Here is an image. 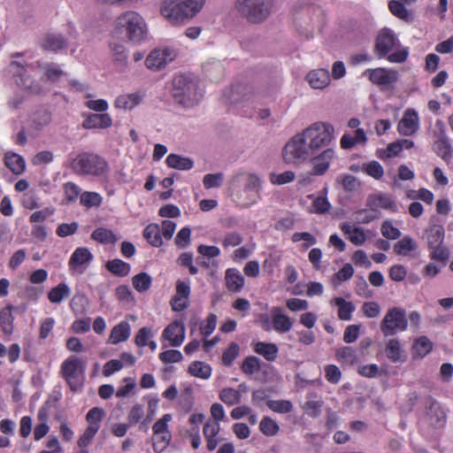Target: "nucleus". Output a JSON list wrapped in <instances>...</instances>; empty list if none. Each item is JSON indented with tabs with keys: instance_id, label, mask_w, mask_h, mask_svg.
I'll return each mask as SVG.
<instances>
[{
	"instance_id": "f257e3e1",
	"label": "nucleus",
	"mask_w": 453,
	"mask_h": 453,
	"mask_svg": "<svg viewBox=\"0 0 453 453\" xmlns=\"http://www.w3.org/2000/svg\"><path fill=\"white\" fill-rule=\"evenodd\" d=\"M334 127L326 122H315L295 134L284 146L282 157L286 163L299 165L307 161L334 140Z\"/></svg>"
},
{
	"instance_id": "f03ea898",
	"label": "nucleus",
	"mask_w": 453,
	"mask_h": 453,
	"mask_svg": "<svg viewBox=\"0 0 453 453\" xmlns=\"http://www.w3.org/2000/svg\"><path fill=\"white\" fill-rule=\"evenodd\" d=\"M204 3L205 0H163L160 13L172 25H180L194 18Z\"/></svg>"
},
{
	"instance_id": "7ed1b4c3",
	"label": "nucleus",
	"mask_w": 453,
	"mask_h": 453,
	"mask_svg": "<svg viewBox=\"0 0 453 453\" xmlns=\"http://www.w3.org/2000/svg\"><path fill=\"white\" fill-rule=\"evenodd\" d=\"M115 28L124 34L128 42L140 43L147 38L148 26L144 18L137 12L127 11L118 16Z\"/></svg>"
},
{
	"instance_id": "20e7f679",
	"label": "nucleus",
	"mask_w": 453,
	"mask_h": 453,
	"mask_svg": "<svg viewBox=\"0 0 453 453\" xmlns=\"http://www.w3.org/2000/svg\"><path fill=\"white\" fill-rule=\"evenodd\" d=\"M172 96L179 106L188 109L196 106L203 94L197 82L187 75H177L173 81Z\"/></svg>"
},
{
	"instance_id": "39448f33",
	"label": "nucleus",
	"mask_w": 453,
	"mask_h": 453,
	"mask_svg": "<svg viewBox=\"0 0 453 453\" xmlns=\"http://www.w3.org/2000/svg\"><path fill=\"white\" fill-rule=\"evenodd\" d=\"M274 0H236L234 7L241 17L252 24H260L273 12Z\"/></svg>"
},
{
	"instance_id": "423d86ee",
	"label": "nucleus",
	"mask_w": 453,
	"mask_h": 453,
	"mask_svg": "<svg viewBox=\"0 0 453 453\" xmlns=\"http://www.w3.org/2000/svg\"><path fill=\"white\" fill-rule=\"evenodd\" d=\"M71 167L74 173L80 175L99 176L108 170V165L104 158L89 152L77 155L73 159Z\"/></svg>"
},
{
	"instance_id": "0eeeda50",
	"label": "nucleus",
	"mask_w": 453,
	"mask_h": 453,
	"mask_svg": "<svg viewBox=\"0 0 453 453\" xmlns=\"http://www.w3.org/2000/svg\"><path fill=\"white\" fill-rule=\"evenodd\" d=\"M85 365L86 362L75 356H71L61 365V373L73 391L81 386Z\"/></svg>"
},
{
	"instance_id": "6e6552de",
	"label": "nucleus",
	"mask_w": 453,
	"mask_h": 453,
	"mask_svg": "<svg viewBox=\"0 0 453 453\" xmlns=\"http://www.w3.org/2000/svg\"><path fill=\"white\" fill-rule=\"evenodd\" d=\"M407 326L405 311L399 307L389 309L380 323V330L385 337L395 335L398 331H405Z\"/></svg>"
},
{
	"instance_id": "1a4fd4ad",
	"label": "nucleus",
	"mask_w": 453,
	"mask_h": 453,
	"mask_svg": "<svg viewBox=\"0 0 453 453\" xmlns=\"http://www.w3.org/2000/svg\"><path fill=\"white\" fill-rule=\"evenodd\" d=\"M241 183H243L244 192L247 193V196L245 198H242L241 194H237V196L242 203V205L244 207H248L257 202V197L254 195H250L249 193L255 192L257 194L261 187V181L255 174L244 175L242 173H239L233 177L231 180L233 188L238 187Z\"/></svg>"
},
{
	"instance_id": "9d476101",
	"label": "nucleus",
	"mask_w": 453,
	"mask_h": 453,
	"mask_svg": "<svg viewBox=\"0 0 453 453\" xmlns=\"http://www.w3.org/2000/svg\"><path fill=\"white\" fill-rule=\"evenodd\" d=\"M177 56L175 50L169 47L154 49L145 59L149 69L159 70L172 62Z\"/></svg>"
},
{
	"instance_id": "9b49d317",
	"label": "nucleus",
	"mask_w": 453,
	"mask_h": 453,
	"mask_svg": "<svg viewBox=\"0 0 453 453\" xmlns=\"http://www.w3.org/2000/svg\"><path fill=\"white\" fill-rule=\"evenodd\" d=\"M396 38L391 30L385 28L378 35L374 52L379 58L386 57L395 46Z\"/></svg>"
},
{
	"instance_id": "f8f14e48",
	"label": "nucleus",
	"mask_w": 453,
	"mask_h": 453,
	"mask_svg": "<svg viewBox=\"0 0 453 453\" xmlns=\"http://www.w3.org/2000/svg\"><path fill=\"white\" fill-rule=\"evenodd\" d=\"M334 157V150L333 149H326L318 156H312L311 162L312 169L310 173L313 176L324 175Z\"/></svg>"
},
{
	"instance_id": "ddd939ff",
	"label": "nucleus",
	"mask_w": 453,
	"mask_h": 453,
	"mask_svg": "<svg viewBox=\"0 0 453 453\" xmlns=\"http://www.w3.org/2000/svg\"><path fill=\"white\" fill-rule=\"evenodd\" d=\"M370 81L378 86L388 87L398 81V73L392 69L376 68L368 69Z\"/></svg>"
},
{
	"instance_id": "4468645a",
	"label": "nucleus",
	"mask_w": 453,
	"mask_h": 453,
	"mask_svg": "<svg viewBox=\"0 0 453 453\" xmlns=\"http://www.w3.org/2000/svg\"><path fill=\"white\" fill-rule=\"evenodd\" d=\"M366 206L373 212H378L379 208L391 210L393 211H395L397 209L392 196L383 193L370 195L366 200Z\"/></svg>"
},
{
	"instance_id": "2eb2a0df",
	"label": "nucleus",
	"mask_w": 453,
	"mask_h": 453,
	"mask_svg": "<svg viewBox=\"0 0 453 453\" xmlns=\"http://www.w3.org/2000/svg\"><path fill=\"white\" fill-rule=\"evenodd\" d=\"M162 337L169 341L173 347H179L185 339V326L182 322L175 320L165 328Z\"/></svg>"
},
{
	"instance_id": "dca6fc26",
	"label": "nucleus",
	"mask_w": 453,
	"mask_h": 453,
	"mask_svg": "<svg viewBox=\"0 0 453 453\" xmlns=\"http://www.w3.org/2000/svg\"><path fill=\"white\" fill-rule=\"evenodd\" d=\"M418 117L412 109H408L397 126L398 132L405 136H410L418 130Z\"/></svg>"
},
{
	"instance_id": "f3484780",
	"label": "nucleus",
	"mask_w": 453,
	"mask_h": 453,
	"mask_svg": "<svg viewBox=\"0 0 453 453\" xmlns=\"http://www.w3.org/2000/svg\"><path fill=\"white\" fill-rule=\"evenodd\" d=\"M190 295V287L182 280L176 282V294L171 300V305L174 311H181L188 307V299Z\"/></svg>"
},
{
	"instance_id": "a211bd4d",
	"label": "nucleus",
	"mask_w": 453,
	"mask_h": 453,
	"mask_svg": "<svg viewBox=\"0 0 453 453\" xmlns=\"http://www.w3.org/2000/svg\"><path fill=\"white\" fill-rule=\"evenodd\" d=\"M426 416L433 426H441L445 421V413L439 403L431 396L426 399Z\"/></svg>"
},
{
	"instance_id": "6ab92c4d",
	"label": "nucleus",
	"mask_w": 453,
	"mask_h": 453,
	"mask_svg": "<svg viewBox=\"0 0 453 453\" xmlns=\"http://www.w3.org/2000/svg\"><path fill=\"white\" fill-rule=\"evenodd\" d=\"M306 81L312 88L323 89L329 85L331 75L326 69H316L306 75Z\"/></svg>"
},
{
	"instance_id": "aec40b11",
	"label": "nucleus",
	"mask_w": 453,
	"mask_h": 453,
	"mask_svg": "<svg viewBox=\"0 0 453 453\" xmlns=\"http://www.w3.org/2000/svg\"><path fill=\"white\" fill-rule=\"evenodd\" d=\"M436 126L440 128V134L434 143V150L442 159L447 160L451 157L450 144L443 129L442 122L437 121Z\"/></svg>"
},
{
	"instance_id": "412c9836",
	"label": "nucleus",
	"mask_w": 453,
	"mask_h": 453,
	"mask_svg": "<svg viewBox=\"0 0 453 453\" xmlns=\"http://www.w3.org/2000/svg\"><path fill=\"white\" fill-rule=\"evenodd\" d=\"M272 320L275 331L280 334H284L290 331L293 326V322L287 315L281 312V308L273 307L272 310Z\"/></svg>"
},
{
	"instance_id": "4be33fe9",
	"label": "nucleus",
	"mask_w": 453,
	"mask_h": 453,
	"mask_svg": "<svg viewBox=\"0 0 453 453\" xmlns=\"http://www.w3.org/2000/svg\"><path fill=\"white\" fill-rule=\"evenodd\" d=\"M112 124L111 118L107 113H93L90 114L82 123V127L86 129L92 128H107Z\"/></svg>"
},
{
	"instance_id": "5701e85b",
	"label": "nucleus",
	"mask_w": 453,
	"mask_h": 453,
	"mask_svg": "<svg viewBox=\"0 0 453 453\" xmlns=\"http://www.w3.org/2000/svg\"><path fill=\"white\" fill-rule=\"evenodd\" d=\"M4 164L14 174L19 175L26 168L25 159L14 152H7L4 156Z\"/></svg>"
},
{
	"instance_id": "b1692460",
	"label": "nucleus",
	"mask_w": 453,
	"mask_h": 453,
	"mask_svg": "<svg viewBox=\"0 0 453 453\" xmlns=\"http://www.w3.org/2000/svg\"><path fill=\"white\" fill-rule=\"evenodd\" d=\"M130 325L127 321H121L116 325L111 332L109 341L112 344L127 341L130 336Z\"/></svg>"
},
{
	"instance_id": "393cba45",
	"label": "nucleus",
	"mask_w": 453,
	"mask_h": 453,
	"mask_svg": "<svg viewBox=\"0 0 453 453\" xmlns=\"http://www.w3.org/2000/svg\"><path fill=\"white\" fill-rule=\"evenodd\" d=\"M66 40L61 35L48 34L46 35L42 42L44 50L57 51L66 47Z\"/></svg>"
},
{
	"instance_id": "a878e982",
	"label": "nucleus",
	"mask_w": 453,
	"mask_h": 453,
	"mask_svg": "<svg viewBox=\"0 0 453 453\" xmlns=\"http://www.w3.org/2000/svg\"><path fill=\"white\" fill-rule=\"evenodd\" d=\"M426 235L429 249L438 247L443 242L444 228L442 226L434 225L426 230Z\"/></svg>"
},
{
	"instance_id": "bb28decb",
	"label": "nucleus",
	"mask_w": 453,
	"mask_h": 453,
	"mask_svg": "<svg viewBox=\"0 0 453 453\" xmlns=\"http://www.w3.org/2000/svg\"><path fill=\"white\" fill-rule=\"evenodd\" d=\"M433 349L432 342L426 336L418 338L412 347V355L414 358H423Z\"/></svg>"
},
{
	"instance_id": "cd10ccee",
	"label": "nucleus",
	"mask_w": 453,
	"mask_h": 453,
	"mask_svg": "<svg viewBox=\"0 0 453 453\" xmlns=\"http://www.w3.org/2000/svg\"><path fill=\"white\" fill-rule=\"evenodd\" d=\"M142 101V96L137 93L121 95L115 100V107L124 110H131L138 105Z\"/></svg>"
},
{
	"instance_id": "c85d7f7f",
	"label": "nucleus",
	"mask_w": 453,
	"mask_h": 453,
	"mask_svg": "<svg viewBox=\"0 0 453 453\" xmlns=\"http://www.w3.org/2000/svg\"><path fill=\"white\" fill-rule=\"evenodd\" d=\"M244 283L243 276L234 269H228L226 273V284L228 290L239 292Z\"/></svg>"
},
{
	"instance_id": "c756f323",
	"label": "nucleus",
	"mask_w": 453,
	"mask_h": 453,
	"mask_svg": "<svg viewBox=\"0 0 453 453\" xmlns=\"http://www.w3.org/2000/svg\"><path fill=\"white\" fill-rule=\"evenodd\" d=\"M254 350L263 356L267 361H274L277 357L279 349L274 343L257 342Z\"/></svg>"
},
{
	"instance_id": "7c9ffc66",
	"label": "nucleus",
	"mask_w": 453,
	"mask_h": 453,
	"mask_svg": "<svg viewBox=\"0 0 453 453\" xmlns=\"http://www.w3.org/2000/svg\"><path fill=\"white\" fill-rule=\"evenodd\" d=\"M166 164L169 167L178 170H190L194 165L191 158L177 154H170L166 157Z\"/></svg>"
},
{
	"instance_id": "2f4dec72",
	"label": "nucleus",
	"mask_w": 453,
	"mask_h": 453,
	"mask_svg": "<svg viewBox=\"0 0 453 453\" xmlns=\"http://www.w3.org/2000/svg\"><path fill=\"white\" fill-rule=\"evenodd\" d=\"M332 303L338 306V317L342 320H349L355 306L351 302H347L342 297H335Z\"/></svg>"
},
{
	"instance_id": "473e14b6",
	"label": "nucleus",
	"mask_w": 453,
	"mask_h": 453,
	"mask_svg": "<svg viewBox=\"0 0 453 453\" xmlns=\"http://www.w3.org/2000/svg\"><path fill=\"white\" fill-rule=\"evenodd\" d=\"M93 258V255L87 248H78L73 253L69 265L71 267L81 266L89 263Z\"/></svg>"
},
{
	"instance_id": "72a5a7b5",
	"label": "nucleus",
	"mask_w": 453,
	"mask_h": 453,
	"mask_svg": "<svg viewBox=\"0 0 453 453\" xmlns=\"http://www.w3.org/2000/svg\"><path fill=\"white\" fill-rule=\"evenodd\" d=\"M143 236L154 247H160L163 244L160 227L157 224L147 226L143 231Z\"/></svg>"
},
{
	"instance_id": "f704fd0d",
	"label": "nucleus",
	"mask_w": 453,
	"mask_h": 453,
	"mask_svg": "<svg viewBox=\"0 0 453 453\" xmlns=\"http://www.w3.org/2000/svg\"><path fill=\"white\" fill-rule=\"evenodd\" d=\"M417 249L415 241L409 235L403 236L394 245V251L397 255L407 256Z\"/></svg>"
},
{
	"instance_id": "c9c22d12",
	"label": "nucleus",
	"mask_w": 453,
	"mask_h": 453,
	"mask_svg": "<svg viewBox=\"0 0 453 453\" xmlns=\"http://www.w3.org/2000/svg\"><path fill=\"white\" fill-rule=\"evenodd\" d=\"M51 121V113L47 109H38L32 115V126L40 130Z\"/></svg>"
},
{
	"instance_id": "e433bc0d",
	"label": "nucleus",
	"mask_w": 453,
	"mask_h": 453,
	"mask_svg": "<svg viewBox=\"0 0 453 453\" xmlns=\"http://www.w3.org/2000/svg\"><path fill=\"white\" fill-rule=\"evenodd\" d=\"M71 294L69 287L62 282L50 289L48 293V298L51 303H60L69 297Z\"/></svg>"
},
{
	"instance_id": "4c0bfd02",
	"label": "nucleus",
	"mask_w": 453,
	"mask_h": 453,
	"mask_svg": "<svg viewBox=\"0 0 453 453\" xmlns=\"http://www.w3.org/2000/svg\"><path fill=\"white\" fill-rule=\"evenodd\" d=\"M342 231L345 234H348L349 241L356 245H361L365 242V234L364 231L358 227L352 228L349 224H343L342 226Z\"/></svg>"
},
{
	"instance_id": "58836bf2",
	"label": "nucleus",
	"mask_w": 453,
	"mask_h": 453,
	"mask_svg": "<svg viewBox=\"0 0 453 453\" xmlns=\"http://www.w3.org/2000/svg\"><path fill=\"white\" fill-rule=\"evenodd\" d=\"M110 48L114 63L120 67H125L127 59L125 46L122 43L112 42L110 44Z\"/></svg>"
},
{
	"instance_id": "ea45409f",
	"label": "nucleus",
	"mask_w": 453,
	"mask_h": 453,
	"mask_svg": "<svg viewBox=\"0 0 453 453\" xmlns=\"http://www.w3.org/2000/svg\"><path fill=\"white\" fill-rule=\"evenodd\" d=\"M12 307L6 306L0 311V326L5 334H11L13 331Z\"/></svg>"
},
{
	"instance_id": "a19ab883",
	"label": "nucleus",
	"mask_w": 453,
	"mask_h": 453,
	"mask_svg": "<svg viewBox=\"0 0 453 453\" xmlns=\"http://www.w3.org/2000/svg\"><path fill=\"white\" fill-rule=\"evenodd\" d=\"M188 372L195 377L207 380L211 374V368L203 362L195 361L189 365Z\"/></svg>"
},
{
	"instance_id": "79ce46f5",
	"label": "nucleus",
	"mask_w": 453,
	"mask_h": 453,
	"mask_svg": "<svg viewBox=\"0 0 453 453\" xmlns=\"http://www.w3.org/2000/svg\"><path fill=\"white\" fill-rule=\"evenodd\" d=\"M403 349L400 342L396 339L389 340L385 348V354L388 359L395 363L401 361Z\"/></svg>"
},
{
	"instance_id": "37998d69",
	"label": "nucleus",
	"mask_w": 453,
	"mask_h": 453,
	"mask_svg": "<svg viewBox=\"0 0 453 453\" xmlns=\"http://www.w3.org/2000/svg\"><path fill=\"white\" fill-rule=\"evenodd\" d=\"M106 268L114 275L119 277L127 276L130 272V265L120 259L108 261Z\"/></svg>"
},
{
	"instance_id": "c03bdc74",
	"label": "nucleus",
	"mask_w": 453,
	"mask_h": 453,
	"mask_svg": "<svg viewBox=\"0 0 453 453\" xmlns=\"http://www.w3.org/2000/svg\"><path fill=\"white\" fill-rule=\"evenodd\" d=\"M91 238L103 244L115 243L118 240L111 230L104 227L96 228L92 233Z\"/></svg>"
},
{
	"instance_id": "a18cd8bd",
	"label": "nucleus",
	"mask_w": 453,
	"mask_h": 453,
	"mask_svg": "<svg viewBox=\"0 0 453 453\" xmlns=\"http://www.w3.org/2000/svg\"><path fill=\"white\" fill-rule=\"evenodd\" d=\"M219 399L226 405L232 406L241 402L242 395L233 388H226L220 391Z\"/></svg>"
},
{
	"instance_id": "49530a36",
	"label": "nucleus",
	"mask_w": 453,
	"mask_h": 453,
	"mask_svg": "<svg viewBox=\"0 0 453 453\" xmlns=\"http://www.w3.org/2000/svg\"><path fill=\"white\" fill-rule=\"evenodd\" d=\"M316 398V396L314 398L311 396L303 407L304 412L311 418H317L320 415L321 408L324 404L321 399Z\"/></svg>"
},
{
	"instance_id": "de8ad7c7",
	"label": "nucleus",
	"mask_w": 453,
	"mask_h": 453,
	"mask_svg": "<svg viewBox=\"0 0 453 453\" xmlns=\"http://www.w3.org/2000/svg\"><path fill=\"white\" fill-rule=\"evenodd\" d=\"M151 282V277L147 273H140L133 277V286L138 292L147 291Z\"/></svg>"
},
{
	"instance_id": "09e8293b",
	"label": "nucleus",
	"mask_w": 453,
	"mask_h": 453,
	"mask_svg": "<svg viewBox=\"0 0 453 453\" xmlns=\"http://www.w3.org/2000/svg\"><path fill=\"white\" fill-rule=\"evenodd\" d=\"M261 369L260 359L255 356L246 357L242 365V371L247 375H252Z\"/></svg>"
},
{
	"instance_id": "8fccbe9b",
	"label": "nucleus",
	"mask_w": 453,
	"mask_h": 453,
	"mask_svg": "<svg viewBox=\"0 0 453 453\" xmlns=\"http://www.w3.org/2000/svg\"><path fill=\"white\" fill-rule=\"evenodd\" d=\"M266 404L270 410L278 413H288L293 410V404L288 400H269Z\"/></svg>"
},
{
	"instance_id": "3c124183",
	"label": "nucleus",
	"mask_w": 453,
	"mask_h": 453,
	"mask_svg": "<svg viewBox=\"0 0 453 453\" xmlns=\"http://www.w3.org/2000/svg\"><path fill=\"white\" fill-rule=\"evenodd\" d=\"M259 429L266 436H273L279 432V426L270 417H264L260 422Z\"/></svg>"
},
{
	"instance_id": "603ef678",
	"label": "nucleus",
	"mask_w": 453,
	"mask_h": 453,
	"mask_svg": "<svg viewBox=\"0 0 453 453\" xmlns=\"http://www.w3.org/2000/svg\"><path fill=\"white\" fill-rule=\"evenodd\" d=\"M296 174L292 171H286L282 173H270V181L274 185H284L295 180Z\"/></svg>"
},
{
	"instance_id": "864d4df0",
	"label": "nucleus",
	"mask_w": 453,
	"mask_h": 453,
	"mask_svg": "<svg viewBox=\"0 0 453 453\" xmlns=\"http://www.w3.org/2000/svg\"><path fill=\"white\" fill-rule=\"evenodd\" d=\"M102 196L96 192H84L81 195V203L87 207L99 206Z\"/></svg>"
},
{
	"instance_id": "5fc2aeb1",
	"label": "nucleus",
	"mask_w": 453,
	"mask_h": 453,
	"mask_svg": "<svg viewBox=\"0 0 453 453\" xmlns=\"http://www.w3.org/2000/svg\"><path fill=\"white\" fill-rule=\"evenodd\" d=\"M239 346L236 342H231L229 347L222 355V362L225 365L229 366L239 355Z\"/></svg>"
},
{
	"instance_id": "6e6d98bb",
	"label": "nucleus",
	"mask_w": 453,
	"mask_h": 453,
	"mask_svg": "<svg viewBox=\"0 0 453 453\" xmlns=\"http://www.w3.org/2000/svg\"><path fill=\"white\" fill-rule=\"evenodd\" d=\"M99 429V425L91 424L85 430L84 434L79 438L78 445L81 448H86L96 435Z\"/></svg>"
},
{
	"instance_id": "4d7b16f0",
	"label": "nucleus",
	"mask_w": 453,
	"mask_h": 453,
	"mask_svg": "<svg viewBox=\"0 0 453 453\" xmlns=\"http://www.w3.org/2000/svg\"><path fill=\"white\" fill-rule=\"evenodd\" d=\"M364 171L371 177L380 180L384 175V169L382 165L377 161H372L364 165Z\"/></svg>"
},
{
	"instance_id": "13d9d810",
	"label": "nucleus",
	"mask_w": 453,
	"mask_h": 453,
	"mask_svg": "<svg viewBox=\"0 0 453 453\" xmlns=\"http://www.w3.org/2000/svg\"><path fill=\"white\" fill-rule=\"evenodd\" d=\"M336 181L340 182L342 185L343 189L348 192L354 191L358 187L357 178L350 174L340 175L337 177Z\"/></svg>"
},
{
	"instance_id": "bf43d9fd",
	"label": "nucleus",
	"mask_w": 453,
	"mask_h": 453,
	"mask_svg": "<svg viewBox=\"0 0 453 453\" xmlns=\"http://www.w3.org/2000/svg\"><path fill=\"white\" fill-rule=\"evenodd\" d=\"M172 420V415L167 413L159 418L152 426L154 436H158L160 434L170 433L168 430V422Z\"/></svg>"
},
{
	"instance_id": "052dcab7",
	"label": "nucleus",
	"mask_w": 453,
	"mask_h": 453,
	"mask_svg": "<svg viewBox=\"0 0 453 453\" xmlns=\"http://www.w3.org/2000/svg\"><path fill=\"white\" fill-rule=\"evenodd\" d=\"M224 180V174L222 173H209L204 175L203 182L205 188H219L222 185Z\"/></svg>"
},
{
	"instance_id": "680f3d73",
	"label": "nucleus",
	"mask_w": 453,
	"mask_h": 453,
	"mask_svg": "<svg viewBox=\"0 0 453 453\" xmlns=\"http://www.w3.org/2000/svg\"><path fill=\"white\" fill-rule=\"evenodd\" d=\"M172 439L171 433L160 434L158 436L153 438V448L157 452H162L167 445L170 443Z\"/></svg>"
},
{
	"instance_id": "e2e57ef3",
	"label": "nucleus",
	"mask_w": 453,
	"mask_h": 453,
	"mask_svg": "<svg viewBox=\"0 0 453 453\" xmlns=\"http://www.w3.org/2000/svg\"><path fill=\"white\" fill-rule=\"evenodd\" d=\"M20 84L34 94H40L42 91L40 83L26 75V73H24V76H20Z\"/></svg>"
},
{
	"instance_id": "0e129e2a",
	"label": "nucleus",
	"mask_w": 453,
	"mask_h": 453,
	"mask_svg": "<svg viewBox=\"0 0 453 453\" xmlns=\"http://www.w3.org/2000/svg\"><path fill=\"white\" fill-rule=\"evenodd\" d=\"M362 311L366 318L373 319L380 315V306L376 302H365L362 305Z\"/></svg>"
},
{
	"instance_id": "69168bd1",
	"label": "nucleus",
	"mask_w": 453,
	"mask_h": 453,
	"mask_svg": "<svg viewBox=\"0 0 453 453\" xmlns=\"http://www.w3.org/2000/svg\"><path fill=\"white\" fill-rule=\"evenodd\" d=\"M381 234L387 239L395 240L401 236V232L395 227L390 221L383 222L381 226Z\"/></svg>"
},
{
	"instance_id": "338daca9",
	"label": "nucleus",
	"mask_w": 453,
	"mask_h": 453,
	"mask_svg": "<svg viewBox=\"0 0 453 453\" xmlns=\"http://www.w3.org/2000/svg\"><path fill=\"white\" fill-rule=\"evenodd\" d=\"M326 379L328 382L337 384L341 378L342 372L334 365H328L325 367Z\"/></svg>"
},
{
	"instance_id": "774afa93",
	"label": "nucleus",
	"mask_w": 453,
	"mask_h": 453,
	"mask_svg": "<svg viewBox=\"0 0 453 453\" xmlns=\"http://www.w3.org/2000/svg\"><path fill=\"white\" fill-rule=\"evenodd\" d=\"M388 8L390 12L399 19H407L408 11L405 6L396 0H391L388 4Z\"/></svg>"
}]
</instances>
